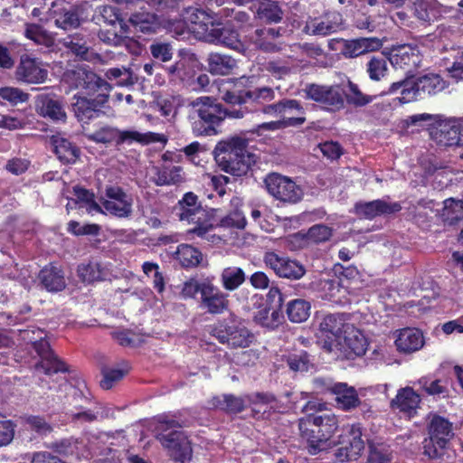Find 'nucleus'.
Instances as JSON below:
<instances>
[{
    "instance_id": "53",
    "label": "nucleus",
    "mask_w": 463,
    "mask_h": 463,
    "mask_svg": "<svg viewBox=\"0 0 463 463\" xmlns=\"http://www.w3.org/2000/svg\"><path fill=\"white\" fill-rule=\"evenodd\" d=\"M297 110L300 114H304V109L300 103V101L297 99H284L279 100L274 104H270L266 106L263 109V112L267 114L276 113V114H284L288 111Z\"/></svg>"
},
{
    "instance_id": "36",
    "label": "nucleus",
    "mask_w": 463,
    "mask_h": 463,
    "mask_svg": "<svg viewBox=\"0 0 463 463\" xmlns=\"http://www.w3.org/2000/svg\"><path fill=\"white\" fill-rule=\"evenodd\" d=\"M78 275L84 282L103 281L109 278L110 270L100 262L90 260L78 267Z\"/></svg>"
},
{
    "instance_id": "10",
    "label": "nucleus",
    "mask_w": 463,
    "mask_h": 463,
    "mask_svg": "<svg viewBox=\"0 0 463 463\" xmlns=\"http://www.w3.org/2000/svg\"><path fill=\"white\" fill-rule=\"evenodd\" d=\"M263 262L280 279L298 280L307 273L306 267L302 262L275 250L265 251Z\"/></svg>"
},
{
    "instance_id": "19",
    "label": "nucleus",
    "mask_w": 463,
    "mask_h": 463,
    "mask_svg": "<svg viewBox=\"0 0 463 463\" xmlns=\"http://www.w3.org/2000/svg\"><path fill=\"white\" fill-rule=\"evenodd\" d=\"M389 61L395 69L404 71V79L410 80L420 67L421 59L416 46L403 44L392 49Z\"/></svg>"
},
{
    "instance_id": "12",
    "label": "nucleus",
    "mask_w": 463,
    "mask_h": 463,
    "mask_svg": "<svg viewBox=\"0 0 463 463\" xmlns=\"http://www.w3.org/2000/svg\"><path fill=\"white\" fill-rule=\"evenodd\" d=\"M110 93H98L93 96H73L71 103L75 118L82 124H89L91 120L105 114Z\"/></svg>"
},
{
    "instance_id": "2",
    "label": "nucleus",
    "mask_w": 463,
    "mask_h": 463,
    "mask_svg": "<svg viewBox=\"0 0 463 463\" xmlns=\"http://www.w3.org/2000/svg\"><path fill=\"white\" fill-rule=\"evenodd\" d=\"M248 140L241 137H232L218 142L214 148V158L224 172L234 176L248 174L257 162V156L248 151Z\"/></svg>"
},
{
    "instance_id": "50",
    "label": "nucleus",
    "mask_w": 463,
    "mask_h": 463,
    "mask_svg": "<svg viewBox=\"0 0 463 463\" xmlns=\"http://www.w3.org/2000/svg\"><path fill=\"white\" fill-rule=\"evenodd\" d=\"M29 93L15 87H1L0 88V103L1 105H9L12 107L17 106L22 103H26L29 100Z\"/></svg>"
},
{
    "instance_id": "4",
    "label": "nucleus",
    "mask_w": 463,
    "mask_h": 463,
    "mask_svg": "<svg viewBox=\"0 0 463 463\" xmlns=\"http://www.w3.org/2000/svg\"><path fill=\"white\" fill-rule=\"evenodd\" d=\"M298 429L302 439L307 442L308 453L317 455L326 449V442L337 430L338 420L333 413L307 414L299 420Z\"/></svg>"
},
{
    "instance_id": "61",
    "label": "nucleus",
    "mask_w": 463,
    "mask_h": 463,
    "mask_svg": "<svg viewBox=\"0 0 463 463\" xmlns=\"http://www.w3.org/2000/svg\"><path fill=\"white\" fill-rule=\"evenodd\" d=\"M26 423L32 430L42 436L50 434L53 430L52 426L41 416L31 415L26 419Z\"/></svg>"
},
{
    "instance_id": "49",
    "label": "nucleus",
    "mask_w": 463,
    "mask_h": 463,
    "mask_svg": "<svg viewBox=\"0 0 463 463\" xmlns=\"http://www.w3.org/2000/svg\"><path fill=\"white\" fill-rule=\"evenodd\" d=\"M286 363L293 372H307L313 364L310 354L306 350H294L286 356Z\"/></svg>"
},
{
    "instance_id": "54",
    "label": "nucleus",
    "mask_w": 463,
    "mask_h": 463,
    "mask_svg": "<svg viewBox=\"0 0 463 463\" xmlns=\"http://www.w3.org/2000/svg\"><path fill=\"white\" fill-rule=\"evenodd\" d=\"M55 24L63 30H71L79 27L80 20L78 11L75 9L61 10L56 15Z\"/></svg>"
},
{
    "instance_id": "39",
    "label": "nucleus",
    "mask_w": 463,
    "mask_h": 463,
    "mask_svg": "<svg viewBox=\"0 0 463 463\" xmlns=\"http://www.w3.org/2000/svg\"><path fill=\"white\" fill-rule=\"evenodd\" d=\"M62 44L67 50L80 60H90V48L85 34L81 33L69 34L62 40Z\"/></svg>"
},
{
    "instance_id": "45",
    "label": "nucleus",
    "mask_w": 463,
    "mask_h": 463,
    "mask_svg": "<svg viewBox=\"0 0 463 463\" xmlns=\"http://www.w3.org/2000/svg\"><path fill=\"white\" fill-rule=\"evenodd\" d=\"M222 288L227 291H234L246 280L244 270L236 266L224 268L220 275Z\"/></svg>"
},
{
    "instance_id": "59",
    "label": "nucleus",
    "mask_w": 463,
    "mask_h": 463,
    "mask_svg": "<svg viewBox=\"0 0 463 463\" xmlns=\"http://www.w3.org/2000/svg\"><path fill=\"white\" fill-rule=\"evenodd\" d=\"M67 231L76 236L98 235L100 232V226L96 223H87L80 225L77 221H70Z\"/></svg>"
},
{
    "instance_id": "63",
    "label": "nucleus",
    "mask_w": 463,
    "mask_h": 463,
    "mask_svg": "<svg viewBox=\"0 0 463 463\" xmlns=\"http://www.w3.org/2000/svg\"><path fill=\"white\" fill-rule=\"evenodd\" d=\"M210 279H206L202 281H197L194 279H190L184 283L182 288V295L184 298H195V296L199 293L200 297H202V292L203 288L207 287Z\"/></svg>"
},
{
    "instance_id": "29",
    "label": "nucleus",
    "mask_w": 463,
    "mask_h": 463,
    "mask_svg": "<svg viewBox=\"0 0 463 463\" xmlns=\"http://www.w3.org/2000/svg\"><path fill=\"white\" fill-rule=\"evenodd\" d=\"M204 38L209 42L221 43L232 50H239L241 47L238 32L222 23H216Z\"/></svg>"
},
{
    "instance_id": "1",
    "label": "nucleus",
    "mask_w": 463,
    "mask_h": 463,
    "mask_svg": "<svg viewBox=\"0 0 463 463\" xmlns=\"http://www.w3.org/2000/svg\"><path fill=\"white\" fill-rule=\"evenodd\" d=\"M254 77H241L232 88L227 90L222 99L230 106L225 108L213 97H199L193 101L195 116L192 124L193 133L196 137L217 135L226 118H242L245 115L259 109L265 101L274 99L275 93L270 87L255 88Z\"/></svg>"
},
{
    "instance_id": "55",
    "label": "nucleus",
    "mask_w": 463,
    "mask_h": 463,
    "mask_svg": "<svg viewBox=\"0 0 463 463\" xmlns=\"http://www.w3.org/2000/svg\"><path fill=\"white\" fill-rule=\"evenodd\" d=\"M369 78L379 81L384 78L388 71L387 61L384 57L373 56L366 64Z\"/></svg>"
},
{
    "instance_id": "9",
    "label": "nucleus",
    "mask_w": 463,
    "mask_h": 463,
    "mask_svg": "<svg viewBox=\"0 0 463 463\" xmlns=\"http://www.w3.org/2000/svg\"><path fill=\"white\" fill-rule=\"evenodd\" d=\"M32 333H37L38 335L37 338H29L33 350L40 357V361L35 364V368L37 370H43L47 375L69 372L68 365L54 354L51 348L50 343L45 339L46 334L40 328L32 330Z\"/></svg>"
},
{
    "instance_id": "60",
    "label": "nucleus",
    "mask_w": 463,
    "mask_h": 463,
    "mask_svg": "<svg viewBox=\"0 0 463 463\" xmlns=\"http://www.w3.org/2000/svg\"><path fill=\"white\" fill-rule=\"evenodd\" d=\"M246 225L244 216L239 211L231 212L226 216L222 217L219 222L216 221V227L224 228H238L243 229Z\"/></svg>"
},
{
    "instance_id": "17",
    "label": "nucleus",
    "mask_w": 463,
    "mask_h": 463,
    "mask_svg": "<svg viewBox=\"0 0 463 463\" xmlns=\"http://www.w3.org/2000/svg\"><path fill=\"white\" fill-rule=\"evenodd\" d=\"M14 76L17 81L26 84H41L46 81L48 71L40 59L29 54H22L16 66Z\"/></svg>"
},
{
    "instance_id": "23",
    "label": "nucleus",
    "mask_w": 463,
    "mask_h": 463,
    "mask_svg": "<svg viewBox=\"0 0 463 463\" xmlns=\"http://www.w3.org/2000/svg\"><path fill=\"white\" fill-rule=\"evenodd\" d=\"M343 43L342 54L345 58H355L367 52H375L382 48L383 42L378 37H360L356 39H340Z\"/></svg>"
},
{
    "instance_id": "62",
    "label": "nucleus",
    "mask_w": 463,
    "mask_h": 463,
    "mask_svg": "<svg viewBox=\"0 0 463 463\" xmlns=\"http://www.w3.org/2000/svg\"><path fill=\"white\" fill-rule=\"evenodd\" d=\"M370 453L368 460L370 463H390L392 460V454L389 452L385 446L370 444Z\"/></svg>"
},
{
    "instance_id": "15",
    "label": "nucleus",
    "mask_w": 463,
    "mask_h": 463,
    "mask_svg": "<svg viewBox=\"0 0 463 463\" xmlns=\"http://www.w3.org/2000/svg\"><path fill=\"white\" fill-rule=\"evenodd\" d=\"M306 97L328 111L341 110L345 106L342 90L338 85H318L311 83L305 89Z\"/></svg>"
},
{
    "instance_id": "34",
    "label": "nucleus",
    "mask_w": 463,
    "mask_h": 463,
    "mask_svg": "<svg viewBox=\"0 0 463 463\" xmlns=\"http://www.w3.org/2000/svg\"><path fill=\"white\" fill-rule=\"evenodd\" d=\"M173 259L182 268L188 269L198 267L203 260V254L198 248L182 243L177 246L176 250L173 253Z\"/></svg>"
},
{
    "instance_id": "37",
    "label": "nucleus",
    "mask_w": 463,
    "mask_h": 463,
    "mask_svg": "<svg viewBox=\"0 0 463 463\" xmlns=\"http://www.w3.org/2000/svg\"><path fill=\"white\" fill-rule=\"evenodd\" d=\"M211 404L227 414H239L246 408V401L243 397L234 394H222L213 397Z\"/></svg>"
},
{
    "instance_id": "22",
    "label": "nucleus",
    "mask_w": 463,
    "mask_h": 463,
    "mask_svg": "<svg viewBox=\"0 0 463 463\" xmlns=\"http://www.w3.org/2000/svg\"><path fill=\"white\" fill-rule=\"evenodd\" d=\"M402 209L399 202L387 203L377 199L367 203H356L354 204V213L367 220H373L383 214H391L400 212Z\"/></svg>"
},
{
    "instance_id": "31",
    "label": "nucleus",
    "mask_w": 463,
    "mask_h": 463,
    "mask_svg": "<svg viewBox=\"0 0 463 463\" xmlns=\"http://www.w3.org/2000/svg\"><path fill=\"white\" fill-rule=\"evenodd\" d=\"M216 209L202 208L197 211L196 215H194L187 222L189 224H194V228L188 231L189 233L195 234L200 238H203L208 232L216 227L215 213Z\"/></svg>"
},
{
    "instance_id": "5",
    "label": "nucleus",
    "mask_w": 463,
    "mask_h": 463,
    "mask_svg": "<svg viewBox=\"0 0 463 463\" xmlns=\"http://www.w3.org/2000/svg\"><path fill=\"white\" fill-rule=\"evenodd\" d=\"M211 335L230 348H246L253 342L254 335L248 328L246 320L233 312L216 320L210 330Z\"/></svg>"
},
{
    "instance_id": "16",
    "label": "nucleus",
    "mask_w": 463,
    "mask_h": 463,
    "mask_svg": "<svg viewBox=\"0 0 463 463\" xmlns=\"http://www.w3.org/2000/svg\"><path fill=\"white\" fill-rule=\"evenodd\" d=\"M149 133V136H152ZM148 134H141L135 130H119L110 126L102 127L92 134L88 138L93 142L100 144L116 143L119 146L125 143L131 144L133 142L148 143L150 139L147 138Z\"/></svg>"
},
{
    "instance_id": "3",
    "label": "nucleus",
    "mask_w": 463,
    "mask_h": 463,
    "mask_svg": "<svg viewBox=\"0 0 463 463\" xmlns=\"http://www.w3.org/2000/svg\"><path fill=\"white\" fill-rule=\"evenodd\" d=\"M183 424L163 414L158 416L155 427L156 439L167 450L169 456L177 462L185 463L192 458V447Z\"/></svg>"
},
{
    "instance_id": "33",
    "label": "nucleus",
    "mask_w": 463,
    "mask_h": 463,
    "mask_svg": "<svg viewBox=\"0 0 463 463\" xmlns=\"http://www.w3.org/2000/svg\"><path fill=\"white\" fill-rule=\"evenodd\" d=\"M39 279L44 288L50 292L61 291L66 287L63 271L52 263L41 269Z\"/></svg>"
},
{
    "instance_id": "30",
    "label": "nucleus",
    "mask_w": 463,
    "mask_h": 463,
    "mask_svg": "<svg viewBox=\"0 0 463 463\" xmlns=\"http://www.w3.org/2000/svg\"><path fill=\"white\" fill-rule=\"evenodd\" d=\"M330 393L335 396L337 406L345 411L356 408L361 403L355 388L346 383L330 385Z\"/></svg>"
},
{
    "instance_id": "8",
    "label": "nucleus",
    "mask_w": 463,
    "mask_h": 463,
    "mask_svg": "<svg viewBox=\"0 0 463 463\" xmlns=\"http://www.w3.org/2000/svg\"><path fill=\"white\" fill-rule=\"evenodd\" d=\"M62 80L70 90H78L74 96L110 93L112 90L111 85L106 80L87 66H76L66 70Z\"/></svg>"
},
{
    "instance_id": "52",
    "label": "nucleus",
    "mask_w": 463,
    "mask_h": 463,
    "mask_svg": "<svg viewBox=\"0 0 463 463\" xmlns=\"http://www.w3.org/2000/svg\"><path fill=\"white\" fill-rule=\"evenodd\" d=\"M133 200L102 202V207L110 214L118 218H128L132 214Z\"/></svg>"
},
{
    "instance_id": "11",
    "label": "nucleus",
    "mask_w": 463,
    "mask_h": 463,
    "mask_svg": "<svg viewBox=\"0 0 463 463\" xmlns=\"http://www.w3.org/2000/svg\"><path fill=\"white\" fill-rule=\"evenodd\" d=\"M362 430L361 423L347 424L343 427L338 441L339 446L335 450V457L338 461H352L359 458L364 449Z\"/></svg>"
},
{
    "instance_id": "48",
    "label": "nucleus",
    "mask_w": 463,
    "mask_h": 463,
    "mask_svg": "<svg viewBox=\"0 0 463 463\" xmlns=\"http://www.w3.org/2000/svg\"><path fill=\"white\" fill-rule=\"evenodd\" d=\"M310 308L311 305L308 301L296 298L287 304L286 313L289 321L302 323L309 317Z\"/></svg>"
},
{
    "instance_id": "51",
    "label": "nucleus",
    "mask_w": 463,
    "mask_h": 463,
    "mask_svg": "<svg viewBox=\"0 0 463 463\" xmlns=\"http://www.w3.org/2000/svg\"><path fill=\"white\" fill-rule=\"evenodd\" d=\"M24 36L37 44L50 46L52 43V38L50 36L47 31L38 24H26Z\"/></svg>"
},
{
    "instance_id": "21",
    "label": "nucleus",
    "mask_w": 463,
    "mask_h": 463,
    "mask_svg": "<svg viewBox=\"0 0 463 463\" xmlns=\"http://www.w3.org/2000/svg\"><path fill=\"white\" fill-rule=\"evenodd\" d=\"M229 295L222 291L210 280L202 292L199 307L207 314L216 316L223 314L229 309Z\"/></svg>"
},
{
    "instance_id": "24",
    "label": "nucleus",
    "mask_w": 463,
    "mask_h": 463,
    "mask_svg": "<svg viewBox=\"0 0 463 463\" xmlns=\"http://www.w3.org/2000/svg\"><path fill=\"white\" fill-rule=\"evenodd\" d=\"M422 332L414 327H404L397 331L394 345L399 353L409 354L422 348L424 345Z\"/></svg>"
},
{
    "instance_id": "44",
    "label": "nucleus",
    "mask_w": 463,
    "mask_h": 463,
    "mask_svg": "<svg viewBox=\"0 0 463 463\" xmlns=\"http://www.w3.org/2000/svg\"><path fill=\"white\" fill-rule=\"evenodd\" d=\"M253 321L268 330H275L284 322V316L283 312L272 310L266 306L254 314Z\"/></svg>"
},
{
    "instance_id": "27",
    "label": "nucleus",
    "mask_w": 463,
    "mask_h": 463,
    "mask_svg": "<svg viewBox=\"0 0 463 463\" xmlns=\"http://www.w3.org/2000/svg\"><path fill=\"white\" fill-rule=\"evenodd\" d=\"M51 144L53 146L54 154L61 163L73 165L80 158V148L61 134L52 135L51 137Z\"/></svg>"
},
{
    "instance_id": "38",
    "label": "nucleus",
    "mask_w": 463,
    "mask_h": 463,
    "mask_svg": "<svg viewBox=\"0 0 463 463\" xmlns=\"http://www.w3.org/2000/svg\"><path fill=\"white\" fill-rule=\"evenodd\" d=\"M284 13L278 2L272 0L260 1L258 4L255 17L261 23L278 24L283 19Z\"/></svg>"
},
{
    "instance_id": "35",
    "label": "nucleus",
    "mask_w": 463,
    "mask_h": 463,
    "mask_svg": "<svg viewBox=\"0 0 463 463\" xmlns=\"http://www.w3.org/2000/svg\"><path fill=\"white\" fill-rule=\"evenodd\" d=\"M342 28V15L339 13H333L324 19H314L307 24V31L313 35L326 36L337 32Z\"/></svg>"
},
{
    "instance_id": "56",
    "label": "nucleus",
    "mask_w": 463,
    "mask_h": 463,
    "mask_svg": "<svg viewBox=\"0 0 463 463\" xmlns=\"http://www.w3.org/2000/svg\"><path fill=\"white\" fill-rule=\"evenodd\" d=\"M41 112L44 117H47L54 121H65L66 113L62 105L59 100L47 99L43 102Z\"/></svg>"
},
{
    "instance_id": "40",
    "label": "nucleus",
    "mask_w": 463,
    "mask_h": 463,
    "mask_svg": "<svg viewBox=\"0 0 463 463\" xmlns=\"http://www.w3.org/2000/svg\"><path fill=\"white\" fill-rule=\"evenodd\" d=\"M442 215L447 225L463 226V201L450 199L449 204L446 203ZM458 240L463 242V227L460 230Z\"/></svg>"
},
{
    "instance_id": "47",
    "label": "nucleus",
    "mask_w": 463,
    "mask_h": 463,
    "mask_svg": "<svg viewBox=\"0 0 463 463\" xmlns=\"http://www.w3.org/2000/svg\"><path fill=\"white\" fill-rule=\"evenodd\" d=\"M189 20L193 25V31L203 38L216 24L213 18L203 9L193 10Z\"/></svg>"
},
{
    "instance_id": "57",
    "label": "nucleus",
    "mask_w": 463,
    "mask_h": 463,
    "mask_svg": "<svg viewBox=\"0 0 463 463\" xmlns=\"http://www.w3.org/2000/svg\"><path fill=\"white\" fill-rule=\"evenodd\" d=\"M332 236V229L325 224H315L307 232L308 241L318 244L328 241Z\"/></svg>"
},
{
    "instance_id": "58",
    "label": "nucleus",
    "mask_w": 463,
    "mask_h": 463,
    "mask_svg": "<svg viewBox=\"0 0 463 463\" xmlns=\"http://www.w3.org/2000/svg\"><path fill=\"white\" fill-rule=\"evenodd\" d=\"M149 50L154 59L163 62L169 61L173 57V47L169 43L154 42Z\"/></svg>"
},
{
    "instance_id": "7",
    "label": "nucleus",
    "mask_w": 463,
    "mask_h": 463,
    "mask_svg": "<svg viewBox=\"0 0 463 463\" xmlns=\"http://www.w3.org/2000/svg\"><path fill=\"white\" fill-rule=\"evenodd\" d=\"M448 86L446 80L437 73H428L419 77L415 81L408 79L393 82L389 87L388 93L393 94L401 90V103H408L425 96L436 95Z\"/></svg>"
},
{
    "instance_id": "25",
    "label": "nucleus",
    "mask_w": 463,
    "mask_h": 463,
    "mask_svg": "<svg viewBox=\"0 0 463 463\" xmlns=\"http://www.w3.org/2000/svg\"><path fill=\"white\" fill-rule=\"evenodd\" d=\"M284 31L281 27L258 28L250 34V41L256 49L270 52H278L280 48L277 40Z\"/></svg>"
},
{
    "instance_id": "26",
    "label": "nucleus",
    "mask_w": 463,
    "mask_h": 463,
    "mask_svg": "<svg viewBox=\"0 0 463 463\" xmlns=\"http://www.w3.org/2000/svg\"><path fill=\"white\" fill-rule=\"evenodd\" d=\"M343 349L345 357L354 360L362 356L367 350V340L363 333L353 325L344 334Z\"/></svg>"
},
{
    "instance_id": "43",
    "label": "nucleus",
    "mask_w": 463,
    "mask_h": 463,
    "mask_svg": "<svg viewBox=\"0 0 463 463\" xmlns=\"http://www.w3.org/2000/svg\"><path fill=\"white\" fill-rule=\"evenodd\" d=\"M129 21L137 32L151 34L160 28L158 16L153 13H137L131 15Z\"/></svg>"
},
{
    "instance_id": "41",
    "label": "nucleus",
    "mask_w": 463,
    "mask_h": 463,
    "mask_svg": "<svg viewBox=\"0 0 463 463\" xmlns=\"http://www.w3.org/2000/svg\"><path fill=\"white\" fill-rule=\"evenodd\" d=\"M207 65L212 74L227 75L236 66V61L230 55L211 52L207 58Z\"/></svg>"
},
{
    "instance_id": "18",
    "label": "nucleus",
    "mask_w": 463,
    "mask_h": 463,
    "mask_svg": "<svg viewBox=\"0 0 463 463\" xmlns=\"http://www.w3.org/2000/svg\"><path fill=\"white\" fill-rule=\"evenodd\" d=\"M421 396L412 387H402L390 402V409L403 418L412 419L417 416L420 408Z\"/></svg>"
},
{
    "instance_id": "14",
    "label": "nucleus",
    "mask_w": 463,
    "mask_h": 463,
    "mask_svg": "<svg viewBox=\"0 0 463 463\" xmlns=\"http://www.w3.org/2000/svg\"><path fill=\"white\" fill-rule=\"evenodd\" d=\"M46 447L61 458L71 461L89 460L92 457L88 442L82 438L73 436L62 438L51 442Z\"/></svg>"
},
{
    "instance_id": "46",
    "label": "nucleus",
    "mask_w": 463,
    "mask_h": 463,
    "mask_svg": "<svg viewBox=\"0 0 463 463\" xmlns=\"http://www.w3.org/2000/svg\"><path fill=\"white\" fill-rule=\"evenodd\" d=\"M344 99L347 104L354 108H362L370 104L373 100V96L362 92L358 85L348 80L345 89L342 90Z\"/></svg>"
},
{
    "instance_id": "28",
    "label": "nucleus",
    "mask_w": 463,
    "mask_h": 463,
    "mask_svg": "<svg viewBox=\"0 0 463 463\" xmlns=\"http://www.w3.org/2000/svg\"><path fill=\"white\" fill-rule=\"evenodd\" d=\"M350 315L347 313L326 314L319 324V330L328 338H339L352 326L348 323Z\"/></svg>"
},
{
    "instance_id": "6",
    "label": "nucleus",
    "mask_w": 463,
    "mask_h": 463,
    "mask_svg": "<svg viewBox=\"0 0 463 463\" xmlns=\"http://www.w3.org/2000/svg\"><path fill=\"white\" fill-rule=\"evenodd\" d=\"M426 430L428 436L422 441L423 455L432 460L442 459L455 435L452 422L437 413H430Z\"/></svg>"
},
{
    "instance_id": "64",
    "label": "nucleus",
    "mask_w": 463,
    "mask_h": 463,
    "mask_svg": "<svg viewBox=\"0 0 463 463\" xmlns=\"http://www.w3.org/2000/svg\"><path fill=\"white\" fill-rule=\"evenodd\" d=\"M269 288V289L267 294V303L269 305L268 307L272 308V310L282 312V307L285 301L284 294L277 286H272Z\"/></svg>"
},
{
    "instance_id": "32",
    "label": "nucleus",
    "mask_w": 463,
    "mask_h": 463,
    "mask_svg": "<svg viewBox=\"0 0 463 463\" xmlns=\"http://www.w3.org/2000/svg\"><path fill=\"white\" fill-rule=\"evenodd\" d=\"M152 181L157 186L177 185L184 181L183 168L180 165L162 164L154 167Z\"/></svg>"
},
{
    "instance_id": "13",
    "label": "nucleus",
    "mask_w": 463,
    "mask_h": 463,
    "mask_svg": "<svg viewBox=\"0 0 463 463\" xmlns=\"http://www.w3.org/2000/svg\"><path fill=\"white\" fill-rule=\"evenodd\" d=\"M264 184L268 193L283 203H297L303 197V191L291 178L279 173H270Z\"/></svg>"
},
{
    "instance_id": "20",
    "label": "nucleus",
    "mask_w": 463,
    "mask_h": 463,
    "mask_svg": "<svg viewBox=\"0 0 463 463\" xmlns=\"http://www.w3.org/2000/svg\"><path fill=\"white\" fill-rule=\"evenodd\" d=\"M432 134L437 143L441 146H462L463 118H453L439 122Z\"/></svg>"
},
{
    "instance_id": "42",
    "label": "nucleus",
    "mask_w": 463,
    "mask_h": 463,
    "mask_svg": "<svg viewBox=\"0 0 463 463\" xmlns=\"http://www.w3.org/2000/svg\"><path fill=\"white\" fill-rule=\"evenodd\" d=\"M202 208L203 206L198 196L193 192H187L178 201L176 206L178 212L176 214L180 221L188 222Z\"/></svg>"
}]
</instances>
